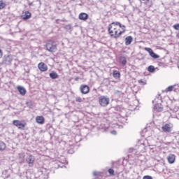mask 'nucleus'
<instances>
[{
	"instance_id": "obj_1",
	"label": "nucleus",
	"mask_w": 179,
	"mask_h": 179,
	"mask_svg": "<svg viewBox=\"0 0 179 179\" xmlns=\"http://www.w3.org/2000/svg\"><path fill=\"white\" fill-rule=\"evenodd\" d=\"M122 27H124V30L123 31H120L118 33V31L117 30V28H114L115 30V34L114 31L111 30V29H113V26L109 25L108 26V31H109V34L110 35L111 37H114V38H118V37H120L122 33H125V25H123Z\"/></svg>"
},
{
	"instance_id": "obj_2",
	"label": "nucleus",
	"mask_w": 179,
	"mask_h": 179,
	"mask_svg": "<svg viewBox=\"0 0 179 179\" xmlns=\"http://www.w3.org/2000/svg\"><path fill=\"white\" fill-rule=\"evenodd\" d=\"M46 50L49 52H55L57 51V43L54 41H49L46 43Z\"/></svg>"
},
{
	"instance_id": "obj_3",
	"label": "nucleus",
	"mask_w": 179,
	"mask_h": 179,
	"mask_svg": "<svg viewBox=\"0 0 179 179\" xmlns=\"http://www.w3.org/2000/svg\"><path fill=\"white\" fill-rule=\"evenodd\" d=\"M99 104L102 107H106L110 104V99L107 98V96H100L99 98Z\"/></svg>"
},
{
	"instance_id": "obj_4",
	"label": "nucleus",
	"mask_w": 179,
	"mask_h": 179,
	"mask_svg": "<svg viewBox=\"0 0 179 179\" xmlns=\"http://www.w3.org/2000/svg\"><path fill=\"white\" fill-rule=\"evenodd\" d=\"M1 64L2 65H10L12 64V55H5Z\"/></svg>"
},
{
	"instance_id": "obj_5",
	"label": "nucleus",
	"mask_w": 179,
	"mask_h": 179,
	"mask_svg": "<svg viewBox=\"0 0 179 179\" xmlns=\"http://www.w3.org/2000/svg\"><path fill=\"white\" fill-rule=\"evenodd\" d=\"M13 124L15 125V127H17L18 129H21V131H24V128L27 125L26 123H22V122L20 120H13Z\"/></svg>"
},
{
	"instance_id": "obj_6",
	"label": "nucleus",
	"mask_w": 179,
	"mask_h": 179,
	"mask_svg": "<svg viewBox=\"0 0 179 179\" xmlns=\"http://www.w3.org/2000/svg\"><path fill=\"white\" fill-rule=\"evenodd\" d=\"M36 160V157L32 155H29L28 157H26V162L29 164V167H33L34 165V162Z\"/></svg>"
},
{
	"instance_id": "obj_7",
	"label": "nucleus",
	"mask_w": 179,
	"mask_h": 179,
	"mask_svg": "<svg viewBox=\"0 0 179 179\" xmlns=\"http://www.w3.org/2000/svg\"><path fill=\"white\" fill-rule=\"evenodd\" d=\"M173 129V124H166L165 125L162 127V129L163 132H166L169 134V132H171V129Z\"/></svg>"
},
{
	"instance_id": "obj_8",
	"label": "nucleus",
	"mask_w": 179,
	"mask_h": 179,
	"mask_svg": "<svg viewBox=\"0 0 179 179\" xmlns=\"http://www.w3.org/2000/svg\"><path fill=\"white\" fill-rule=\"evenodd\" d=\"M80 90L83 94H87L90 92V87L86 85H82L80 87Z\"/></svg>"
},
{
	"instance_id": "obj_9",
	"label": "nucleus",
	"mask_w": 179,
	"mask_h": 179,
	"mask_svg": "<svg viewBox=\"0 0 179 179\" xmlns=\"http://www.w3.org/2000/svg\"><path fill=\"white\" fill-rule=\"evenodd\" d=\"M38 68L41 72H46V71H48V66H47V64L44 62L39 63Z\"/></svg>"
},
{
	"instance_id": "obj_10",
	"label": "nucleus",
	"mask_w": 179,
	"mask_h": 179,
	"mask_svg": "<svg viewBox=\"0 0 179 179\" xmlns=\"http://www.w3.org/2000/svg\"><path fill=\"white\" fill-rule=\"evenodd\" d=\"M78 19L80 20H83V22H86L89 19V15L86 13H81L79 14Z\"/></svg>"
},
{
	"instance_id": "obj_11",
	"label": "nucleus",
	"mask_w": 179,
	"mask_h": 179,
	"mask_svg": "<svg viewBox=\"0 0 179 179\" xmlns=\"http://www.w3.org/2000/svg\"><path fill=\"white\" fill-rule=\"evenodd\" d=\"M167 160L170 164H173L176 162V155L174 154H170L167 157Z\"/></svg>"
},
{
	"instance_id": "obj_12",
	"label": "nucleus",
	"mask_w": 179,
	"mask_h": 179,
	"mask_svg": "<svg viewBox=\"0 0 179 179\" xmlns=\"http://www.w3.org/2000/svg\"><path fill=\"white\" fill-rule=\"evenodd\" d=\"M36 121L37 124H40L41 125H42V124H44L45 119H44V117L43 116H37L36 117Z\"/></svg>"
},
{
	"instance_id": "obj_13",
	"label": "nucleus",
	"mask_w": 179,
	"mask_h": 179,
	"mask_svg": "<svg viewBox=\"0 0 179 179\" xmlns=\"http://www.w3.org/2000/svg\"><path fill=\"white\" fill-rule=\"evenodd\" d=\"M124 41H125L126 45H130V44L132 43V41H134V38H132V36H129L125 38Z\"/></svg>"
},
{
	"instance_id": "obj_14",
	"label": "nucleus",
	"mask_w": 179,
	"mask_h": 179,
	"mask_svg": "<svg viewBox=\"0 0 179 179\" xmlns=\"http://www.w3.org/2000/svg\"><path fill=\"white\" fill-rule=\"evenodd\" d=\"M23 20H28L31 17V13L29 11H26L24 15H22Z\"/></svg>"
},
{
	"instance_id": "obj_15",
	"label": "nucleus",
	"mask_w": 179,
	"mask_h": 179,
	"mask_svg": "<svg viewBox=\"0 0 179 179\" xmlns=\"http://www.w3.org/2000/svg\"><path fill=\"white\" fill-rule=\"evenodd\" d=\"M20 94H21L22 96H24V94H26V89L22 86H18L17 87Z\"/></svg>"
},
{
	"instance_id": "obj_16",
	"label": "nucleus",
	"mask_w": 179,
	"mask_h": 179,
	"mask_svg": "<svg viewBox=\"0 0 179 179\" xmlns=\"http://www.w3.org/2000/svg\"><path fill=\"white\" fill-rule=\"evenodd\" d=\"M154 108H155L158 113H160L163 111V105H162V103H157L154 106Z\"/></svg>"
},
{
	"instance_id": "obj_17",
	"label": "nucleus",
	"mask_w": 179,
	"mask_h": 179,
	"mask_svg": "<svg viewBox=\"0 0 179 179\" xmlns=\"http://www.w3.org/2000/svg\"><path fill=\"white\" fill-rule=\"evenodd\" d=\"M50 78L51 79L55 80V79H58V74L57 73V72L55 71H52L50 74Z\"/></svg>"
},
{
	"instance_id": "obj_18",
	"label": "nucleus",
	"mask_w": 179,
	"mask_h": 179,
	"mask_svg": "<svg viewBox=\"0 0 179 179\" xmlns=\"http://www.w3.org/2000/svg\"><path fill=\"white\" fill-rule=\"evenodd\" d=\"M25 156L24 152H21L18 155L20 163H23V162H24Z\"/></svg>"
},
{
	"instance_id": "obj_19",
	"label": "nucleus",
	"mask_w": 179,
	"mask_h": 179,
	"mask_svg": "<svg viewBox=\"0 0 179 179\" xmlns=\"http://www.w3.org/2000/svg\"><path fill=\"white\" fill-rule=\"evenodd\" d=\"M120 76H121V73H120V71H113V78H115V79H120Z\"/></svg>"
},
{
	"instance_id": "obj_20",
	"label": "nucleus",
	"mask_w": 179,
	"mask_h": 179,
	"mask_svg": "<svg viewBox=\"0 0 179 179\" xmlns=\"http://www.w3.org/2000/svg\"><path fill=\"white\" fill-rule=\"evenodd\" d=\"M120 64H122L123 66H125V65H127V57H121L120 59Z\"/></svg>"
},
{
	"instance_id": "obj_21",
	"label": "nucleus",
	"mask_w": 179,
	"mask_h": 179,
	"mask_svg": "<svg viewBox=\"0 0 179 179\" xmlns=\"http://www.w3.org/2000/svg\"><path fill=\"white\" fill-rule=\"evenodd\" d=\"M152 58H154V59H157V58H160V56L159 55L155 53V52H152L151 54L150 55Z\"/></svg>"
},
{
	"instance_id": "obj_22",
	"label": "nucleus",
	"mask_w": 179,
	"mask_h": 179,
	"mask_svg": "<svg viewBox=\"0 0 179 179\" xmlns=\"http://www.w3.org/2000/svg\"><path fill=\"white\" fill-rule=\"evenodd\" d=\"M6 149V145L5 143L0 141V150H5Z\"/></svg>"
},
{
	"instance_id": "obj_23",
	"label": "nucleus",
	"mask_w": 179,
	"mask_h": 179,
	"mask_svg": "<svg viewBox=\"0 0 179 179\" xmlns=\"http://www.w3.org/2000/svg\"><path fill=\"white\" fill-rule=\"evenodd\" d=\"M148 72H150V73H153V72H155V67H154L153 66H149L148 67Z\"/></svg>"
},
{
	"instance_id": "obj_24",
	"label": "nucleus",
	"mask_w": 179,
	"mask_h": 179,
	"mask_svg": "<svg viewBox=\"0 0 179 179\" xmlns=\"http://www.w3.org/2000/svg\"><path fill=\"white\" fill-rule=\"evenodd\" d=\"M5 6H6V4H5L2 1H0V10L3 9Z\"/></svg>"
},
{
	"instance_id": "obj_25",
	"label": "nucleus",
	"mask_w": 179,
	"mask_h": 179,
	"mask_svg": "<svg viewBox=\"0 0 179 179\" xmlns=\"http://www.w3.org/2000/svg\"><path fill=\"white\" fill-rule=\"evenodd\" d=\"M173 90L174 87H173V85H171L166 89V92H173Z\"/></svg>"
},
{
	"instance_id": "obj_26",
	"label": "nucleus",
	"mask_w": 179,
	"mask_h": 179,
	"mask_svg": "<svg viewBox=\"0 0 179 179\" xmlns=\"http://www.w3.org/2000/svg\"><path fill=\"white\" fill-rule=\"evenodd\" d=\"M145 50L147 51L150 55H151L153 51V50H152L150 48H145Z\"/></svg>"
},
{
	"instance_id": "obj_27",
	"label": "nucleus",
	"mask_w": 179,
	"mask_h": 179,
	"mask_svg": "<svg viewBox=\"0 0 179 179\" xmlns=\"http://www.w3.org/2000/svg\"><path fill=\"white\" fill-rule=\"evenodd\" d=\"M108 172L109 173V174H110V176H114V169H109L108 170Z\"/></svg>"
},
{
	"instance_id": "obj_28",
	"label": "nucleus",
	"mask_w": 179,
	"mask_h": 179,
	"mask_svg": "<svg viewBox=\"0 0 179 179\" xmlns=\"http://www.w3.org/2000/svg\"><path fill=\"white\" fill-rule=\"evenodd\" d=\"M71 29H72V27L71 26V24H68L65 27V29L66 30V31H69Z\"/></svg>"
},
{
	"instance_id": "obj_29",
	"label": "nucleus",
	"mask_w": 179,
	"mask_h": 179,
	"mask_svg": "<svg viewBox=\"0 0 179 179\" xmlns=\"http://www.w3.org/2000/svg\"><path fill=\"white\" fill-rule=\"evenodd\" d=\"M76 101H77L78 103H82V98H80V96L76 97Z\"/></svg>"
},
{
	"instance_id": "obj_30",
	"label": "nucleus",
	"mask_w": 179,
	"mask_h": 179,
	"mask_svg": "<svg viewBox=\"0 0 179 179\" xmlns=\"http://www.w3.org/2000/svg\"><path fill=\"white\" fill-rule=\"evenodd\" d=\"M138 83H140V85H143L144 86L145 85H146V81H143V80H139Z\"/></svg>"
},
{
	"instance_id": "obj_31",
	"label": "nucleus",
	"mask_w": 179,
	"mask_h": 179,
	"mask_svg": "<svg viewBox=\"0 0 179 179\" xmlns=\"http://www.w3.org/2000/svg\"><path fill=\"white\" fill-rule=\"evenodd\" d=\"M173 29L175 30H178L179 31V24H176L173 25Z\"/></svg>"
},
{
	"instance_id": "obj_32",
	"label": "nucleus",
	"mask_w": 179,
	"mask_h": 179,
	"mask_svg": "<svg viewBox=\"0 0 179 179\" xmlns=\"http://www.w3.org/2000/svg\"><path fill=\"white\" fill-rule=\"evenodd\" d=\"M143 179H153V178L150 176H145Z\"/></svg>"
},
{
	"instance_id": "obj_33",
	"label": "nucleus",
	"mask_w": 179,
	"mask_h": 179,
	"mask_svg": "<svg viewBox=\"0 0 179 179\" xmlns=\"http://www.w3.org/2000/svg\"><path fill=\"white\" fill-rule=\"evenodd\" d=\"M120 24V22H112L111 24H110V25L113 27V26H118Z\"/></svg>"
},
{
	"instance_id": "obj_34",
	"label": "nucleus",
	"mask_w": 179,
	"mask_h": 179,
	"mask_svg": "<svg viewBox=\"0 0 179 179\" xmlns=\"http://www.w3.org/2000/svg\"><path fill=\"white\" fill-rule=\"evenodd\" d=\"M173 87V90H178V87H179V85H172Z\"/></svg>"
},
{
	"instance_id": "obj_35",
	"label": "nucleus",
	"mask_w": 179,
	"mask_h": 179,
	"mask_svg": "<svg viewBox=\"0 0 179 179\" xmlns=\"http://www.w3.org/2000/svg\"><path fill=\"white\" fill-rule=\"evenodd\" d=\"M93 176H94L95 177L97 176H99V172H97V171H94V172H93Z\"/></svg>"
},
{
	"instance_id": "obj_36",
	"label": "nucleus",
	"mask_w": 179,
	"mask_h": 179,
	"mask_svg": "<svg viewBox=\"0 0 179 179\" xmlns=\"http://www.w3.org/2000/svg\"><path fill=\"white\" fill-rule=\"evenodd\" d=\"M2 55H3L2 50L0 49V58H2Z\"/></svg>"
},
{
	"instance_id": "obj_37",
	"label": "nucleus",
	"mask_w": 179,
	"mask_h": 179,
	"mask_svg": "<svg viewBox=\"0 0 179 179\" xmlns=\"http://www.w3.org/2000/svg\"><path fill=\"white\" fill-rule=\"evenodd\" d=\"M112 134L113 135H117V131L114 130L112 131Z\"/></svg>"
},
{
	"instance_id": "obj_38",
	"label": "nucleus",
	"mask_w": 179,
	"mask_h": 179,
	"mask_svg": "<svg viewBox=\"0 0 179 179\" xmlns=\"http://www.w3.org/2000/svg\"><path fill=\"white\" fill-rule=\"evenodd\" d=\"M176 37H177L178 38H179V31H178V32H177V34H176Z\"/></svg>"
},
{
	"instance_id": "obj_39",
	"label": "nucleus",
	"mask_w": 179,
	"mask_h": 179,
	"mask_svg": "<svg viewBox=\"0 0 179 179\" xmlns=\"http://www.w3.org/2000/svg\"><path fill=\"white\" fill-rule=\"evenodd\" d=\"M118 26H119V27H120V29H121V27H122L124 25L121 24L120 22L119 24H118Z\"/></svg>"
},
{
	"instance_id": "obj_40",
	"label": "nucleus",
	"mask_w": 179,
	"mask_h": 179,
	"mask_svg": "<svg viewBox=\"0 0 179 179\" xmlns=\"http://www.w3.org/2000/svg\"><path fill=\"white\" fill-rule=\"evenodd\" d=\"M75 80H76V82H78V80H79V77L76 78Z\"/></svg>"
},
{
	"instance_id": "obj_41",
	"label": "nucleus",
	"mask_w": 179,
	"mask_h": 179,
	"mask_svg": "<svg viewBox=\"0 0 179 179\" xmlns=\"http://www.w3.org/2000/svg\"><path fill=\"white\" fill-rule=\"evenodd\" d=\"M48 172H47V177H46V178H48V174L50 173V171H47Z\"/></svg>"
},
{
	"instance_id": "obj_42",
	"label": "nucleus",
	"mask_w": 179,
	"mask_h": 179,
	"mask_svg": "<svg viewBox=\"0 0 179 179\" xmlns=\"http://www.w3.org/2000/svg\"><path fill=\"white\" fill-rule=\"evenodd\" d=\"M133 150H135L134 148H130L129 152H133Z\"/></svg>"
},
{
	"instance_id": "obj_43",
	"label": "nucleus",
	"mask_w": 179,
	"mask_h": 179,
	"mask_svg": "<svg viewBox=\"0 0 179 179\" xmlns=\"http://www.w3.org/2000/svg\"><path fill=\"white\" fill-rule=\"evenodd\" d=\"M115 28H113V29H111L112 31H113V34H115V30H114Z\"/></svg>"
},
{
	"instance_id": "obj_44",
	"label": "nucleus",
	"mask_w": 179,
	"mask_h": 179,
	"mask_svg": "<svg viewBox=\"0 0 179 179\" xmlns=\"http://www.w3.org/2000/svg\"><path fill=\"white\" fill-rule=\"evenodd\" d=\"M121 29H122V30H123V31H124V27H121Z\"/></svg>"
},
{
	"instance_id": "obj_45",
	"label": "nucleus",
	"mask_w": 179,
	"mask_h": 179,
	"mask_svg": "<svg viewBox=\"0 0 179 179\" xmlns=\"http://www.w3.org/2000/svg\"><path fill=\"white\" fill-rule=\"evenodd\" d=\"M143 1H145V0H143Z\"/></svg>"
}]
</instances>
